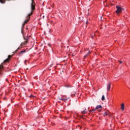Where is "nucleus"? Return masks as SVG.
Wrapping results in <instances>:
<instances>
[{"instance_id":"obj_11","label":"nucleus","mask_w":130,"mask_h":130,"mask_svg":"<svg viewBox=\"0 0 130 130\" xmlns=\"http://www.w3.org/2000/svg\"><path fill=\"white\" fill-rule=\"evenodd\" d=\"M90 55V51H88V52L84 56V58H86L87 56H89Z\"/></svg>"},{"instance_id":"obj_20","label":"nucleus","mask_w":130,"mask_h":130,"mask_svg":"<svg viewBox=\"0 0 130 130\" xmlns=\"http://www.w3.org/2000/svg\"><path fill=\"white\" fill-rule=\"evenodd\" d=\"M118 62H119V63H122V61L120 60H118Z\"/></svg>"},{"instance_id":"obj_12","label":"nucleus","mask_w":130,"mask_h":130,"mask_svg":"<svg viewBox=\"0 0 130 130\" xmlns=\"http://www.w3.org/2000/svg\"><path fill=\"white\" fill-rule=\"evenodd\" d=\"M82 114H86V113H87V110H86V109L81 112Z\"/></svg>"},{"instance_id":"obj_2","label":"nucleus","mask_w":130,"mask_h":130,"mask_svg":"<svg viewBox=\"0 0 130 130\" xmlns=\"http://www.w3.org/2000/svg\"><path fill=\"white\" fill-rule=\"evenodd\" d=\"M116 8L117 9V11H116V14H119V13H121L122 11H123V8L119 6H116Z\"/></svg>"},{"instance_id":"obj_7","label":"nucleus","mask_w":130,"mask_h":130,"mask_svg":"<svg viewBox=\"0 0 130 130\" xmlns=\"http://www.w3.org/2000/svg\"><path fill=\"white\" fill-rule=\"evenodd\" d=\"M24 39H25V41L24 42H22L21 44V45L22 46H23V45H26V44H27V43H28V41H27V39H25L24 38Z\"/></svg>"},{"instance_id":"obj_27","label":"nucleus","mask_w":130,"mask_h":130,"mask_svg":"<svg viewBox=\"0 0 130 130\" xmlns=\"http://www.w3.org/2000/svg\"><path fill=\"white\" fill-rule=\"evenodd\" d=\"M43 18H44V16H43Z\"/></svg>"},{"instance_id":"obj_6","label":"nucleus","mask_w":130,"mask_h":130,"mask_svg":"<svg viewBox=\"0 0 130 130\" xmlns=\"http://www.w3.org/2000/svg\"><path fill=\"white\" fill-rule=\"evenodd\" d=\"M95 109H96L97 110H99V111H101V109H102V106L101 105H98L95 107Z\"/></svg>"},{"instance_id":"obj_22","label":"nucleus","mask_w":130,"mask_h":130,"mask_svg":"<svg viewBox=\"0 0 130 130\" xmlns=\"http://www.w3.org/2000/svg\"><path fill=\"white\" fill-rule=\"evenodd\" d=\"M48 45L49 46H51L50 44H48Z\"/></svg>"},{"instance_id":"obj_14","label":"nucleus","mask_w":130,"mask_h":130,"mask_svg":"<svg viewBox=\"0 0 130 130\" xmlns=\"http://www.w3.org/2000/svg\"><path fill=\"white\" fill-rule=\"evenodd\" d=\"M96 110L97 109H96V108L95 109H93L92 110L89 111V112H90L91 113H93L94 112V111H96Z\"/></svg>"},{"instance_id":"obj_10","label":"nucleus","mask_w":130,"mask_h":130,"mask_svg":"<svg viewBox=\"0 0 130 130\" xmlns=\"http://www.w3.org/2000/svg\"><path fill=\"white\" fill-rule=\"evenodd\" d=\"M6 1H10V0H0V3L1 4H5L6 3Z\"/></svg>"},{"instance_id":"obj_21","label":"nucleus","mask_w":130,"mask_h":130,"mask_svg":"<svg viewBox=\"0 0 130 130\" xmlns=\"http://www.w3.org/2000/svg\"><path fill=\"white\" fill-rule=\"evenodd\" d=\"M25 23H23V24H22V27H24V26H25Z\"/></svg>"},{"instance_id":"obj_5","label":"nucleus","mask_w":130,"mask_h":130,"mask_svg":"<svg viewBox=\"0 0 130 130\" xmlns=\"http://www.w3.org/2000/svg\"><path fill=\"white\" fill-rule=\"evenodd\" d=\"M110 88H111V83H109L107 85V90L110 91Z\"/></svg>"},{"instance_id":"obj_9","label":"nucleus","mask_w":130,"mask_h":130,"mask_svg":"<svg viewBox=\"0 0 130 130\" xmlns=\"http://www.w3.org/2000/svg\"><path fill=\"white\" fill-rule=\"evenodd\" d=\"M59 100H61L62 101H64V102H66L68 100V99H63V98H61V99L59 98Z\"/></svg>"},{"instance_id":"obj_25","label":"nucleus","mask_w":130,"mask_h":130,"mask_svg":"<svg viewBox=\"0 0 130 130\" xmlns=\"http://www.w3.org/2000/svg\"><path fill=\"white\" fill-rule=\"evenodd\" d=\"M26 70H29V68H27Z\"/></svg>"},{"instance_id":"obj_24","label":"nucleus","mask_w":130,"mask_h":130,"mask_svg":"<svg viewBox=\"0 0 130 130\" xmlns=\"http://www.w3.org/2000/svg\"><path fill=\"white\" fill-rule=\"evenodd\" d=\"M93 37H94V36H91V38H93Z\"/></svg>"},{"instance_id":"obj_15","label":"nucleus","mask_w":130,"mask_h":130,"mask_svg":"<svg viewBox=\"0 0 130 130\" xmlns=\"http://www.w3.org/2000/svg\"><path fill=\"white\" fill-rule=\"evenodd\" d=\"M102 101H104V100H105V96H104V95L102 96Z\"/></svg>"},{"instance_id":"obj_8","label":"nucleus","mask_w":130,"mask_h":130,"mask_svg":"<svg viewBox=\"0 0 130 130\" xmlns=\"http://www.w3.org/2000/svg\"><path fill=\"white\" fill-rule=\"evenodd\" d=\"M121 109L122 110V111H123V110H124V104L122 103L121 104Z\"/></svg>"},{"instance_id":"obj_18","label":"nucleus","mask_w":130,"mask_h":130,"mask_svg":"<svg viewBox=\"0 0 130 130\" xmlns=\"http://www.w3.org/2000/svg\"><path fill=\"white\" fill-rule=\"evenodd\" d=\"M107 114H108V113H107V111L104 113V116H105L106 115H107Z\"/></svg>"},{"instance_id":"obj_3","label":"nucleus","mask_w":130,"mask_h":130,"mask_svg":"<svg viewBox=\"0 0 130 130\" xmlns=\"http://www.w3.org/2000/svg\"><path fill=\"white\" fill-rule=\"evenodd\" d=\"M34 11L31 10V12L30 13L28 14L27 16V20H25L24 23V24H27V23H28V22H29V20H30V17L31 16V15L33 14V12Z\"/></svg>"},{"instance_id":"obj_4","label":"nucleus","mask_w":130,"mask_h":130,"mask_svg":"<svg viewBox=\"0 0 130 130\" xmlns=\"http://www.w3.org/2000/svg\"><path fill=\"white\" fill-rule=\"evenodd\" d=\"M35 3H34V0H31V11H34L35 10Z\"/></svg>"},{"instance_id":"obj_1","label":"nucleus","mask_w":130,"mask_h":130,"mask_svg":"<svg viewBox=\"0 0 130 130\" xmlns=\"http://www.w3.org/2000/svg\"><path fill=\"white\" fill-rule=\"evenodd\" d=\"M11 58H12V56L11 55H9L8 58L4 60V62L0 64V75L3 74V70H4V64L7 62H9Z\"/></svg>"},{"instance_id":"obj_16","label":"nucleus","mask_w":130,"mask_h":130,"mask_svg":"<svg viewBox=\"0 0 130 130\" xmlns=\"http://www.w3.org/2000/svg\"><path fill=\"white\" fill-rule=\"evenodd\" d=\"M107 115H108L109 116H111V114L110 113V112H109V111H107Z\"/></svg>"},{"instance_id":"obj_13","label":"nucleus","mask_w":130,"mask_h":130,"mask_svg":"<svg viewBox=\"0 0 130 130\" xmlns=\"http://www.w3.org/2000/svg\"><path fill=\"white\" fill-rule=\"evenodd\" d=\"M25 52H26V50H24L23 51H21L20 53H19V55H21V54H23V53H25Z\"/></svg>"},{"instance_id":"obj_19","label":"nucleus","mask_w":130,"mask_h":130,"mask_svg":"<svg viewBox=\"0 0 130 130\" xmlns=\"http://www.w3.org/2000/svg\"><path fill=\"white\" fill-rule=\"evenodd\" d=\"M19 49H20V47H18L15 52H17V51H18V50H19Z\"/></svg>"},{"instance_id":"obj_26","label":"nucleus","mask_w":130,"mask_h":130,"mask_svg":"<svg viewBox=\"0 0 130 130\" xmlns=\"http://www.w3.org/2000/svg\"><path fill=\"white\" fill-rule=\"evenodd\" d=\"M101 20H102V17H101Z\"/></svg>"},{"instance_id":"obj_23","label":"nucleus","mask_w":130,"mask_h":130,"mask_svg":"<svg viewBox=\"0 0 130 130\" xmlns=\"http://www.w3.org/2000/svg\"><path fill=\"white\" fill-rule=\"evenodd\" d=\"M86 24H88V21H86Z\"/></svg>"},{"instance_id":"obj_17","label":"nucleus","mask_w":130,"mask_h":130,"mask_svg":"<svg viewBox=\"0 0 130 130\" xmlns=\"http://www.w3.org/2000/svg\"><path fill=\"white\" fill-rule=\"evenodd\" d=\"M35 97H36L35 96L33 95L32 94L30 95L29 96V98H35Z\"/></svg>"}]
</instances>
